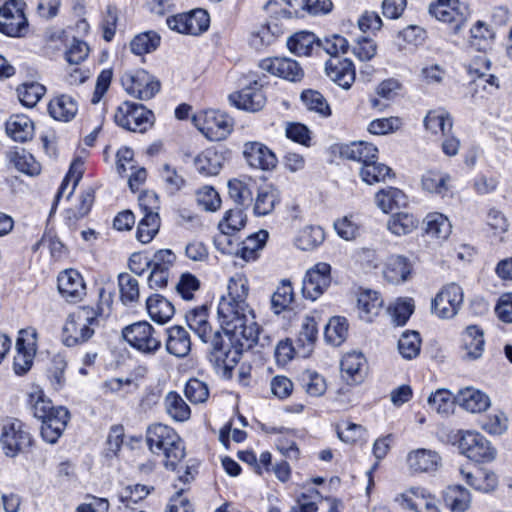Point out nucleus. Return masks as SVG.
<instances>
[{
    "label": "nucleus",
    "instance_id": "052dcab7",
    "mask_svg": "<svg viewBox=\"0 0 512 512\" xmlns=\"http://www.w3.org/2000/svg\"><path fill=\"white\" fill-rule=\"evenodd\" d=\"M450 176L435 171H429L422 177V187L424 190L444 196L448 191V182Z\"/></svg>",
    "mask_w": 512,
    "mask_h": 512
},
{
    "label": "nucleus",
    "instance_id": "ddd939ff",
    "mask_svg": "<svg viewBox=\"0 0 512 512\" xmlns=\"http://www.w3.org/2000/svg\"><path fill=\"white\" fill-rule=\"evenodd\" d=\"M459 449L463 455L472 461L489 462L495 457V449L480 433L466 431L459 440Z\"/></svg>",
    "mask_w": 512,
    "mask_h": 512
},
{
    "label": "nucleus",
    "instance_id": "393cba45",
    "mask_svg": "<svg viewBox=\"0 0 512 512\" xmlns=\"http://www.w3.org/2000/svg\"><path fill=\"white\" fill-rule=\"evenodd\" d=\"M167 334V351L178 358L187 356L192 347L188 331L182 326L175 325L167 329Z\"/></svg>",
    "mask_w": 512,
    "mask_h": 512
},
{
    "label": "nucleus",
    "instance_id": "f03ea898",
    "mask_svg": "<svg viewBox=\"0 0 512 512\" xmlns=\"http://www.w3.org/2000/svg\"><path fill=\"white\" fill-rule=\"evenodd\" d=\"M146 439L150 451L163 456L166 469L180 472L178 468L186 453L182 439L173 428L161 423L153 424L147 430Z\"/></svg>",
    "mask_w": 512,
    "mask_h": 512
},
{
    "label": "nucleus",
    "instance_id": "2f4dec72",
    "mask_svg": "<svg viewBox=\"0 0 512 512\" xmlns=\"http://www.w3.org/2000/svg\"><path fill=\"white\" fill-rule=\"evenodd\" d=\"M307 2L309 0H270L265 8L270 13L292 18L302 16L301 12H308Z\"/></svg>",
    "mask_w": 512,
    "mask_h": 512
},
{
    "label": "nucleus",
    "instance_id": "37998d69",
    "mask_svg": "<svg viewBox=\"0 0 512 512\" xmlns=\"http://www.w3.org/2000/svg\"><path fill=\"white\" fill-rule=\"evenodd\" d=\"M164 405L167 414L173 420L183 422L190 418V407L177 392L170 391L165 396Z\"/></svg>",
    "mask_w": 512,
    "mask_h": 512
},
{
    "label": "nucleus",
    "instance_id": "774afa93",
    "mask_svg": "<svg viewBox=\"0 0 512 512\" xmlns=\"http://www.w3.org/2000/svg\"><path fill=\"white\" fill-rule=\"evenodd\" d=\"M169 263L164 261V258H159V261L153 262L148 275V283L151 288H163L168 283L169 277Z\"/></svg>",
    "mask_w": 512,
    "mask_h": 512
},
{
    "label": "nucleus",
    "instance_id": "9d476101",
    "mask_svg": "<svg viewBox=\"0 0 512 512\" xmlns=\"http://www.w3.org/2000/svg\"><path fill=\"white\" fill-rule=\"evenodd\" d=\"M122 335L133 348L143 353H154L161 345L154 328L147 321H139L126 326Z\"/></svg>",
    "mask_w": 512,
    "mask_h": 512
},
{
    "label": "nucleus",
    "instance_id": "5fc2aeb1",
    "mask_svg": "<svg viewBox=\"0 0 512 512\" xmlns=\"http://www.w3.org/2000/svg\"><path fill=\"white\" fill-rule=\"evenodd\" d=\"M417 225L418 220L412 214L405 212L392 215L387 222V228L398 236L411 233Z\"/></svg>",
    "mask_w": 512,
    "mask_h": 512
},
{
    "label": "nucleus",
    "instance_id": "6e6d98bb",
    "mask_svg": "<svg viewBox=\"0 0 512 512\" xmlns=\"http://www.w3.org/2000/svg\"><path fill=\"white\" fill-rule=\"evenodd\" d=\"M150 493L149 489L144 485H134L125 487L119 494L118 498L121 503L120 509L135 512L134 504L144 499Z\"/></svg>",
    "mask_w": 512,
    "mask_h": 512
},
{
    "label": "nucleus",
    "instance_id": "7c9ffc66",
    "mask_svg": "<svg viewBox=\"0 0 512 512\" xmlns=\"http://www.w3.org/2000/svg\"><path fill=\"white\" fill-rule=\"evenodd\" d=\"M223 164V156L215 149L209 148L194 159V167L202 176H216Z\"/></svg>",
    "mask_w": 512,
    "mask_h": 512
},
{
    "label": "nucleus",
    "instance_id": "4468645a",
    "mask_svg": "<svg viewBox=\"0 0 512 512\" xmlns=\"http://www.w3.org/2000/svg\"><path fill=\"white\" fill-rule=\"evenodd\" d=\"M467 8L459 0H436L429 6V13L438 21L452 25L455 33L467 19Z\"/></svg>",
    "mask_w": 512,
    "mask_h": 512
},
{
    "label": "nucleus",
    "instance_id": "c756f323",
    "mask_svg": "<svg viewBox=\"0 0 512 512\" xmlns=\"http://www.w3.org/2000/svg\"><path fill=\"white\" fill-rule=\"evenodd\" d=\"M464 359L476 360L481 357L484 350L483 331L477 326H469L462 335Z\"/></svg>",
    "mask_w": 512,
    "mask_h": 512
},
{
    "label": "nucleus",
    "instance_id": "20e7f679",
    "mask_svg": "<svg viewBox=\"0 0 512 512\" xmlns=\"http://www.w3.org/2000/svg\"><path fill=\"white\" fill-rule=\"evenodd\" d=\"M114 120L128 131L144 133L153 126L155 117L144 105L125 101L118 106Z\"/></svg>",
    "mask_w": 512,
    "mask_h": 512
},
{
    "label": "nucleus",
    "instance_id": "a19ab883",
    "mask_svg": "<svg viewBox=\"0 0 512 512\" xmlns=\"http://www.w3.org/2000/svg\"><path fill=\"white\" fill-rule=\"evenodd\" d=\"M317 335L318 328L315 319L311 316L304 317L297 338V344L302 349V357L310 355L317 340Z\"/></svg>",
    "mask_w": 512,
    "mask_h": 512
},
{
    "label": "nucleus",
    "instance_id": "1a4fd4ad",
    "mask_svg": "<svg viewBox=\"0 0 512 512\" xmlns=\"http://www.w3.org/2000/svg\"><path fill=\"white\" fill-rule=\"evenodd\" d=\"M37 351V331L28 327L19 331L16 340V355L13 368L17 375L27 373L32 365Z\"/></svg>",
    "mask_w": 512,
    "mask_h": 512
},
{
    "label": "nucleus",
    "instance_id": "a211bd4d",
    "mask_svg": "<svg viewBox=\"0 0 512 512\" xmlns=\"http://www.w3.org/2000/svg\"><path fill=\"white\" fill-rule=\"evenodd\" d=\"M395 501L416 512H440L436 498L422 488H410L396 496Z\"/></svg>",
    "mask_w": 512,
    "mask_h": 512
},
{
    "label": "nucleus",
    "instance_id": "680f3d73",
    "mask_svg": "<svg viewBox=\"0 0 512 512\" xmlns=\"http://www.w3.org/2000/svg\"><path fill=\"white\" fill-rule=\"evenodd\" d=\"M29 404L33 415L40 421L54 413L57 408L52 405L51 400L45 396L42 390H36L29 395Z\"/></svg>",
    "mask_w": 512,
    "mask_h": 512
},
{
    "label": "nucleus",
    "instance_id": "69168bd1",
    "mask_svg": "<svg viewBox=\"0 0 512 512\" xmlns=\"http://www.w3.org/2000/svg\"><path fill=\"white\" fill-rule=\"evenodd\" d=\"M452 393L446 389H438L428 397V405L439 414H449L454 405Z\"/></svg>",
    "mask_w": 512,
    "mask_h": 512
},
{
    "label": "nucleus",
    "instance_id": "f8f14e48",
    "mask_svg": "<svg viewBox=\"0 0 512 512\" xmlns=\"http://www.w3.org/2000/svg\"><path fill=\"white\" fill-rule=\"evenodd\" d=\"M463 303V290L456 283L444 286L431 303V311L441 319L453 318Z\"/></svg>",
    "mask_w": 512,
    "mask_h": 512
},
{
    "label": "nucleus",
    "instance_id": "7ed1b4c3",
    "mask_svg": "<svg viewBox=\"0 0 512 512\" xmlns=\"http://www.w3.org/2000/svg\"><path fill=\"white\" fill-rule=\"evenodd\" d=\"M102 312V307L81 306L69 313L62 329L64 345L73 347L87 342L93 336L94 326Z\"/></svg>",
    "mask_w": 512,
    "mask_h": 512
},
{
    "label": "nucleus",
    "instance_id": "e433bc0d",
    "mask_svg": "<svg viewBox=\"0 0 512 512\" xmlns=\"http://www.w3.org/2000/svg\"><path fill=\"white\" fill-rule=\"evenodd\" d=\"M325 239L324 231L319 226H306L301 229L294 241L295 246L305 252H311Z\"/></svg>",
    "mask_w": 512,
    "mask_h": 512
},
{
    "label": "nucleus",
    "instance_id": "5701e85b",
    "mask_svg": "<svg viewBox=\"0 0 512 512\" xmlns=\"http://www.w3.org/2000/svg\"><path fill=\"white\" fill-rule=\"evenodd\" d=\"M48 112L57 121L69 122L76 116L78 104L72 96L59 94L50 100Z\"/></svg>",
    "mask_w": 512,
    "mask_h": 512
},
{
    "label": "nucleus",
    "instance_id": "ea45409f",
    "mask_svg": "<svg viewBox=\"0 0 512 512\" xmlns=\"http://www.w3.org/2000/svg\"><path fill=\"white\" fill-rule=\"evenodd\" d=\"M425 234L439 241L445 240L451 233V224L441 213H430L425 218Z\"/></svg>",
    "mask_w": 512,
    "mask_h": 512
},
{
    "label": "nucleus",
    "instance_id": "0e129e2a",
    "mask_svg": "<svg viewBox=\"0 0 512 512\" xmlns=\"http://www.w3.org/2000/svg\"><path fill=\"white\" fill-rule=\"evenodd\" d=\"M490 68V62L485 57H480L473 65L469 66V73L475 74L480 83H483V88L487 89L486 85H489L493 89H498L499 83L498 78L492 74H486V71Z\"/></svg>",
    "mask_w": 512,
    "mask_h": 512
},
{
    "label": "nucleus",
    "instance_id": "bf43d9fd",
    "mask_svg": "<svg viewBox=\"0 0 512 512\" xmlns=\"http://www.w3.org/2000/svg\"><path fill=\"white\" fill-rule=\"evenodd\" d=\"M160 228L159 214L143 215L137 227L136 237L141 243L150 242Z\"/></svg>",
    "mask_w": 512,
    "mask_h": 512
},
{
    "label": "nucleus",
    "instance_id": "13d9d810",
    "mask_svg": "<svg viewBox=\"0 0 512 512\" xmlns=\"http://www.w3.org/2000/svg\"><path fill=\"white\" fill-rule=\"evenodd\" d=\"M392 170L390 167L377 163L376 159L370 160L360 169V176L367 184H374L376 182L384 181L389 177Z\"/></svg>",
    "mask_w": 512,
    "mask_h": 512
},
{
    "label": "nucleus",
    "instance_id": "0eeeda50",
    "mask_svg": "<svg viewBox=\"0 0 512 512\" xmlns=\"http://www.w3.org/2000/svg\"><path fill=\"white\" fill-rule=\"evenodd\" d=\"M125 91L140 100H149L160 91V81L144 69L125 72L121 77Z\"/></svg>",
    "mask_w": 512,
    "mask_h": 512
},
{
    "label": "nucleus",
    "instance_id": "b1692460",
    "mask_svg": "<svg viewBox=\"0 0 512 512\" xmlns=\"http://www.w3.org/2000/svg\"><path fill=\"white\" fill-rule=\"evenodd\" d=\"M366 360L362 353L352 352L343 356L340 367L343 379L349 384L361 383L364 379Z\"/></svg>",
    "mask_w": 512,
    "mask_h": 512
},
{
    "label": "nucleus",
    "instance_id": "de8ad7c7",
    "mask_svg": "<svg viewBox=\"0 0 512 512\" xmlns=\"http://www.w3.org/2000/svg\"><path fill=\"white\" fill-rule=\"evenodd\" d=\"M348 335V321L345 317H332L324 330L326 341L334 346L341 345Z\"/></svg>",
    "mask_w": 512,
    "mask_h": 512
},
{
    "label": "nucleus",
    "instance_id": "c03bdc74",
    "mask_svg": "<svg viewBox=\"0 0 512 512\" xmlns=\"http://www.w3.org/2000/svg\"><path fill=\"white\" fill-rule=\"evenodd\" d=\"M375 202L378 208H380L384 213H388L394 208L405 205L406 197L398 188L388 187L376 193Z\"/></svg>",
    "mask_w": 512,
    "mask_h": 512
},
{
    "label": "nucleus",
    "instance_id": "79ce46f5",
    "mask_svg": "<svg viewBox=\"0 0 512 512\" xmlns=\"http://www.w3.org/2000/svg\"><path fill=\"white\" fill-rule=\"evenodd\" d=\"M466 482L474 489L481 492L493 491L497 486V476L494 472L477 469L475 472H464L462 471Z\"/></svg>",
    "mask_w": 512,
    "mask_h": 512
},
{
    "label": "nucleus",
    "instance_id": "72a5a7b5",
    "mask_svg": "<svg viewBox=\"0 0 512 512\" xmlns=\"http://www.w3.org/2000/svg\"><path fill=\"white\" fill-rule=\"evenodd\" d=\"M320 44L321 40L308 31L295 33L287 41L289 50L299 56L311 55L315 48H320Z\"/></svg>",
    "mask_w": 512,
    "mask_h": 512
},
{
    "label": "nucleus",
    "instance_id": "09e8293b",
    "mask_svg": "<svg viewBox=\"0 0 512 512\" xmlns=\"http://www.w3.org/2000/svg\"><path fill=\"white\" fill-rule=\"evenodd\" d=\"M161 42L160 35L155 31H146L136 35L130 42V49L135 55H144L155 51Z\"/></svg>",
    "mask_w": 512,
    "mask_h": 512
},
{
    "label": "nucleus",
    "instance_id": "6ab92c4d",
    "mask_svg": "<svg viewBox=\"0 0 512 512\" xmlns=\"http://www.w3.org/2000/svg\"><path fill=\"white\" fill-rule=\"evenodd\" d=\"M259 66L272 75L296 82L300 81L304 72L299 64L290 58H267L260 61Z\"/></svg>",
    "mask_w": 512,
    "mask_h": 512
},
{
    "label": "nucleus",
    "instance_id": "c85d7f7f",
    "mask_svg": "<svg viewBox=\"0 0 512 512\" xmlns=\"http://www.w3.org/2000/svg\"><path fill=\"white\" fill-rule=\"evenodd\" d=\"M378 149L372 143L359 141L343 145L340 154L348 160L358 161L365 165L370 160L377 159Z\"/></svg>",
    "mask_w": 512,
    "mask_h": 512
},
{
    "label": "nucleus",
    "instance_id": "aec40b11",
    "mask_svg": "<svg viewBox=\"0 0 512 512\" xmlns=\"http://www.w3.org/2000/svg\"><path fill=\"white\" fill-rule=\"evenodd\" d=\"M70 419L69 411L62 406L54 410V413L41 420V436L44 441L54 444L63 434Z\"/></svg>",
    "mask_w": 512,
    "mask_h": 512
},
{
    "label": "nucleus",
    "instance_id": "4d7b16f0",
    "mask_svg": "<svg viewBox=\"0 0 512 512\" xmlns=\"http://www.w3.org/2000/svg\"><path fill=\"white\" fill-rule=\"evenodd\" d=\"M46 88L38 82L23 83L17 88L20 102L26 107H34L44 96Z\"/></svg>",
    "mask_w": 512,
    "mask_h": 512
},
{
    "label": "nucleus",
    "instance_id": "e2e57ef3",
    "mask_svg": "<svg viewBox=\"0 0 512 512\" xmlns=\"http://www.w3.org/2000/svg\"><path fill=\"white\" fill-rule=\"evenodd\" d=\"M421 339L416 331H407L398 341V350L405 359L415 358L420 352Z\"/></svg>",
    "mask_w": 512,
    "mask_h": 512
},
{
    "label": "nucleus",
    "instance_id": "412c9836",
    "mask_svg": "<svg viewBox=\"0 0 512 512\" xmlns=\"http://www.w3.org/2000/svg\"><path fill=\"white\" fill-rule=\"evenodd\" d=\"M327 76L344 89H349L355 81V67L349 59L334 58L326 62Z\"/></svg>",
    "mask_w": 512,
    "mask_h": 512
},
{
    "label": "nucleus",
    "instance_id": "cd10ccee",
    "mask_svg": "<svg viewBox=\"0 0 512 512\" xmlns=\"http://www.w3.org/2000/svg\"><path fill=\"white\" fill-rule=\"evenodd\" d=\"M280 202L278 189L272 184H265L259 187L254 203V214L266 216L270 214Z\"/></svg>",
    "mask_w": 512,
    "mask_h": 512
},
{
    "label": "nucleus",
    "instance_id": "473e14b6",
    "mask_svg": "<svg viewBox=\"0 0 512 512\" xmlns=\"http://www.w3.org/2000/svg\"><path fill=\"white\" fill-rule=\"evenodd\" d=\"M412 270L413 264L408 258H389L383 275L388 282L399 284L410 278Z\"/></svg>",
    "mask_w": 512,
    "mask_h": 512
},
{
    "label": "nucleus",
    "instance_id": "3c124183",
    "mask_svg": "<svg viewBox=\"0 0 512 512\" xmlns=\"http://www.w3.org/2000/svg\"><path fill=\"white\" fill-rule=\"evenodd\" d=\"M294 300V291L291 282L283 279L271 297V308L275 314L288 309Z\"/></svg>",
    "mask_w": 512,
    "mask_h": 512
},
{
    "label": "nucleus",
    "instance_id": "6e6552de",
    "mask_svg": "<svg viewBox=\"0 0 512 512\" xmlns=\"http://www.w3.org/2000/svg\"><path fill=\"white\" fill-rule=\"evenodd\" d=\"M23 0H8L0 8V31L11 37L23 36L28 27Z\"/></svg>",
    "mask_w": 512,
    "mask_h": 512
},
{
    "label": "nucleus",
    "instance_id": "f257e3e1",
    "mask_svg": "<svg viewBox=\"0 0 512 512\" xmlns=\"http://www.w3.org/2000/svg\"><path fill=\"white\" fill-rule=\"evenodd\" d=\"M248 294V279L236 273L229 278L227 295L222 296L218 304L223 335H214L208 359L216 372L227 379L231 378L243 351L260 342V327L247 303Z\"/></svg>",
    "mask_w": 512,
    "mask_h": 512
},
{
    "label": "nucleus",
    "instance_id": "4c0bfd02",
    "mask_svg": "<svg viewBox=\"0 0 512 512\" xmlns=\"http://www.w3.org/2000/svg\"><path fill=\"white\" fill-rule=\"evenodd\" d=\"M424 126L433 134L448 135L452 131L453 121L448 112L443 109L431 110L424 118Z\"/></svg>",
    "mask_w": 512,
    "mask_h": 512
},
{
    "label": "nucleus",
    "instance_id": "a18cd8bd",
    "mask_svg": "<svg viewBox=\"0 0 512 512\" xmlns=\"http://www.w3.org/2000/svg\"><path fill=\"white\" fill-rule=\"evenodd\" d=\"M493 31L483 21H477L470 29L469 45L477 51H486L492 45Z\"/></svg>",
    "mask_w": 512,
    "mask_h": 512
},
{
    "label": "nucleus",
    "instance_id": "864d4df0",
    "mask_svg": "<svg viewBox=\"0 0 512 512\" xmlns=\"http://www.w3.org/2000/svg\"><path fill=\"white\" fill-rule=\"evenodd\" d=\"M444 501L453 512H464L469 508L470 494L461 486H450L444 494Z\"/></svg>",
    "mask_w": 512,
    "mask_h": 512
},
{
    "label": "nucleus",
    "instance_id": "f3484780",
    "mask_svg": "<svg viewBox=\"0 0 512 512\" xmlns=\"http://www.w3.org/2000/svg\"><path fill=\"white\" fill-rule=\"evenodd\" d=\"M57 288L62 296L69 303H77L86 294V286L80 273L74 269L62 271L57 278Z\"/></svg>",
    "mask_w": 512,
    "mask_h": 512
},
{
    "label": "nucleus",
    "instance_id": "dca6fc26",
    "mask_svg": "<svg viewBox=\"0 0 512 512\" xmlns=\"http://www.w3.org/2000/svg\"><path fill=\"white\" fill-rule=\"evenodd\" d=\"M242 155L253 169L271 171L276 168L278 159L275 153L264 143L247 141L243 144Z\"/></svg>",
    "mask_w": 512,
    "mask_h": 512
},
{
    "label": "nucleus",
    "instance_id": "8fccbe9b",
    "mask_svg": "<svg viewBox=\"0 0 512 512\" xmlns=\"http://www.w3.org/2000/svg\"><path fill=\"white\" fill-rule=\"evenodd\" d=\"M301 101L309 110L318 113L323 118L331 116L332 111L325 97L317 90L307 89L301 93Z\"/></svg>",
    "mask_w": 512,
    "mask_h": 512
},
{
    "label": "nucleus",
    "instance_id": "338daca9",
    "mask_svg": "<svg viewBox=\"0 0 512 512\" xmlns=\"http://www.w3.org/2000/svg\"><path fill=\"white\" fill-rule=\"evenodd\" d=\"M228 193L237 207H247L252 201V192L248 185L241 180L232 179L228 182Z\"/></svg>",
    "mask_w": 512,
    "mask_h": 512
},
{
    "label": "nucleus",
    "instance_id": "c9c22d12",
    "mask_svg": "<svg viewBox=\"0 0 512 512\" xmlns=\"http://www.w3.org/2000/svg\"><path fill=\"white\" fill-rule=\"evenodd\" d=\"M118 287L121 302L128 307H134L140 300L138 281L128 273L118 275Z\"/></svg>",
    "mask_w": 512,
    "mask_h": 512
},
{
    "label": "nucleus",
    "instance_id": "f704fd0d",
    "mask_svg": "<svg viewBox=\"0 0 512 512\" xmlns=\"http://www.w3.org/2000/svg\"><path fill=\"white\" fill-rule=\"evenodd\" d=\"M455 400L467 411L479 413L486 410L490 405L489 397L479 390L466 388L460 391Z\"/></svg>",
    "mask_w": 512,
    "mask_h": 512
},
{
    "label": "nucleus",
    "instance_id": "603ef678",
    "mask_svg": "<svg viewBox=\"0 0 512 512\" xmlns=\"http://www.w3.org/2000/svg\"><path fill=\"white\" fill-rule=\"evenodd\" d=\"M9 160L17 170L30 176L38 175L41 171L40 164L24 149L10 152Z\"/></svg>",
    "mask_w": 512,
    "mask_h": 512
},
{
    "label": "nucleus",
    "instance_id": "423d86ee",
    "mask_svg": "<svg viewBox=\"0 0 512 512\" xmlns=\"http://www.w3.org/2000/svg\"><path fill=\"white\" fill-rule=\"evenodd\" d=\"M0 442L5 455L15 457L32 444V437L24 423L15 418L3 422Z\"/></svg>",
    "mask_w": 512,
    "mask_h": 512
},
{
    "label": "nucleus",
    "instance_id": "4be33fe9",
    "mask_svg": "<svg viewBox=\"0 0 512 512\" xmlns=\"http://www.w3.org/2000/svg\"><path fill=\"white\" fill-rule=\"evenodd\" d=\"M407 464L413 472H433L440 466L441 457L433 450L421 448L408 454Z\"/></svg>",
    "mask_w": 512,
    "mask_h": 512
},
{
    "label": "nucleus",
    "instance_id": "9b49d317",
    "mask_svg": "<svg viewBox=\"0 0 512 512\" xmlns=\"http://www.w3.org/2000/svg\"><path fill=\"white\" fill-rule=\"evenodd\" d=\"M248 83L241 90L229 95V101L238 109L248 112L260 111L266 104V96L262 91V84L254 75L248 76Z\"/></svg>",
    "mask_w": 512,
    "mask_h": 512
},
{
    "label": "nucleus",
    "instance_id": "49530a36",
    "mask_svg": "<svg viewBox=\"0 0 512 512\" xmlns=\"http://www.w3.org/2000/svg\"><path fill=\"white\" fill-rule=\"evenodd\" d=\"M243 208L244 207H235L229 209L219 222L218 227L225 236L232 235L245 227L247 216Z\"/></svg>",
    "mask_w": 512,
    "mask_h": 512
},
{
    "label": "nucleus",
    "instance_id": "2eb2a0df",
    "mask_svg": "<svg viewBox=\"0 0 512 512\" xmlns=\"http://www.w3.org/2000/svg\"><path fill=\"white\" fill-rule=\"evenodd\" d=\"M331 266L321 262L306 272L302 285L304 298L315 301L331 283Z\"/></svg>",
    "mask_w": 512,
    "mask_h": 512
},
{
    "label": "nucleus",
    "instance_id": "58836bf2",
    "mask_svg": "<svg viewBox=\"0 0 512 512\" xmlns=\"http://www.w3.org/2000/svg\"><path fill=\"white\" fill-rule=\"evenodd\" d=\"M357 302L360 315L366 321H371L374 316H377L383 305V300L379 294L372 290L360 292Z\"/></svg>",
    "mask_w": 512,
    "mask_h": 512
},
{
    "label": "nucleus",
    "instance_id": "a878e982",
    "mask_svg": "<svg viewBox=\"0 0 512 512\" xmlns=\"http://www.w3.org/2000/svg\"><path fill=\"white\" fill-rule=\"evenodd\" d=\"M6 133L13 140L26 142L32 139L34 135V124L32 120L24 114L10 116L5 124Z\"/></svg>",
    "mask_w": 512,
    "mask_h": 512
},
{
    "label": "nucleus",
    "instance_id": "39448f33",
    "mask_svg": "<svg viewBox=\"0 0 512 512\" xmlns=\"http://www.w3.org/2000/svg\"><path fill=\"white\" fill-rule=\"evenodd\" d=\"M194 126L208 140L221 141L231 133L233 121L219 111L204 110L194 115Z\"/></svg>",
    "mask_w": 512,
    "mask_h": 512
},
{
    "label": "nucleus",
    "instance_id": "bb28decb",
    "mask_svg": "<svg viewBox=\"0 0 512 512\" xmlns=\"http://www.w3.org/2000/svg\"><path fill=\"white\" fill-rule=\"evenodd\" d=\"M146 309L150 318L159 324L167 323L175 313L173 304L160 294H154L147 298Z\"/></svg>",
    "mask_w": 512,
    "mask_h": 512
}]
</instances>
